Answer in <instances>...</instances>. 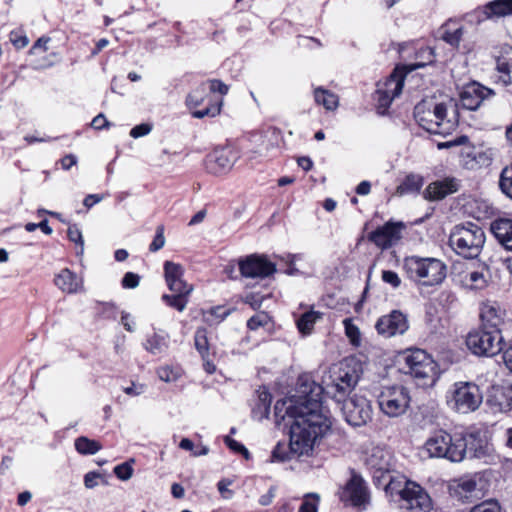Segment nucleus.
<instances>
[{"instance_id": "1", "label": "nucleus", "mask_w": 512, "mask_h": 512, "mask_svg": "<svg viewBox=\"0 0 512 512\" xmlns=\"http://www.w3.org/2000/svg\"><path fill=\"white\" fill-rule=\"evenodd\" d=\"M327 398L340 406L351 426L360 427L372 419L370 402L357 391L356 386H295L287 397L277 400L274 407L277 416L293 419V452L309 455L316 442L330 430L331 415L323 405Z\"/></svg>"}, {"instance_id": "2", "label": "nucleus", "mask_w": 512, "mask_h": 512, "mask_svg": "<svg viewBox=\"0 0 512 512\" xmlns=\"http://www.w3.org/2000/svg\"><path fill=\"white\" fill-rule=\"evenodd\" d=\"M384 490L391 502L407 512H431L433 509V501L428 492L403 475L391 476Z\"/></svg>"}, {"instance_id": "3", "label": "nucleus", "mask_w": 512, "mask_h": 512, "mask_svg": "<svg viewBox=\"0 0 512 512\" xmlns=\"http://www.w3.org/2000/svg\"><path fill=\"white\" fill-rule=\"evenodd\" d=\"M402 268L406 277L418 287L438 286L447 276L446 264L433 257L407 256Z\"/></svg>"}, {"instance_id": "4", "label": "nucleus", "mask_w": 512, "mask_h": 512, "mask_svg": "<svg viewBox=\"0 0 512 512\" xmlns=\"http://www.w3.org/2000/svg\"><path fill=\"white\" fill-rule=\"evenodd\" d=\"M414 118L427 132L443 136L451 134L458 125L455 113L448 115L446 103L420 102L414 108Z\"/></svg>"}, {"instance_id": "5", "label": "nucleus", "mask_w": 512, "mask_h": 512, "mask_svg": "<svg viewBox=\"0 0 512 512\" xmlns=\"http://www.w3.org/2000/svg\"><path fill=\"white\" fill-rule=\"evenodd\" d=\"M484 230L476 223L466 222L454 226L449 235V246L466 259L477 258L485 243Z\"/></svg>"}, {"instance_id": "6", "label": "nucleus", "mask_w": 512, "mask_h": 512, "mask_svg": "<svg viewBox=\"0 0 512 512\" xmlns=\"http://www.w3.org/2000/svg\"><path fill=\"white\" fill-rule=\"evenodd\" d=\"M424 448L429 457L444 458L451 462H460L466 455V444L462 434L451 435L443 430L429 437Z\"/></svg>"}, {"instance_id": "7", "label": "nucleus", "mask_w": 512, "mask_h": 512, "mask_svg": "<svg viewBox=\"0 0 512 512\" xmlns=\"http://www.w3.org/2000/svg\"><path fill=\"white\" fill-rule=\"evenodd\" d=\"M466 345L475 355L492 357L503 350L504 343L500 330L480 327L467 335Z\"/></svg>"}, {"instance_id": "8", "label": "nucleus", "mask_w": 512, "mask_h": 512, "mask_svg": "<svg viewBox=\"0 0 512 512\" xmlns=\"http://www.w3.org/2000/svg\"><path fill=\"white\" fill-rule=\"evenodd\" d=\"M410 403V393L406 386H382L378 395L381 411L389 417H398L405 413Z\"/></svg>"}, {"instance_id": "9", "label": "nucleus", "mask_w": 512, "mask_h": 512, "mask_svg": "<svg viewBox=\"0 0 512 512\" xmlns=\"http://www.w3.org/2000/svg\"><path fill=\"white\" fill-rule=\"evenodd\" d=\"M404 360L408 368L407 372L414 378L430 379L432 384L437 381V364L424 350H409Z\"/></svg>"}, {"instance_id": "10", "label": "nucleus", "mask_w": 512, "mask_h": 512, "mask_svg": "<svg viewBox=\"0 0 512 512\" xmlns=\"http://www.w3.org/2000/svg\"><path fill=\"white\" fill-rule=\"evenodd\" d=\"M364 463L372 473L375 484L379 485L380 480L392 470L393 456L385 447L373 446L366 450Z\"/></svg>"}, {"instance_id": "11", "label": "nucleus", "mask_w": 512, "mask_h": 512, "mask_svg": "<svg viewBox=\"0 0 512 512\" xmlns=\"http://www.w3.org/2000/svg\"><path fill=\"white\" fill-rule=\"evenodd\" d=\"M483 395L479 386H458L452 393L448 404L459 413L473 412L479 408Z\"/></svg>"}, {"instance_id": "12", "label": "nucleus", "mask_w": 512, "mask_h": 512, "mask_svg": "<svg viewBox=\"0 0 512 512\" xmlns=\"http://www.w3.org/2000/svg\"><path fill=\"white\" fill-rule=\"evenodd\" d=\"M238 158V151L231 146L215 148L206 157V169L215 175L224 174L233 167Z\"/></svg>"}, {"instance_id": "13", "label": "nucleus", "mask_w": 512, "mask_h": 512, "mask_svg": "<svg viewBox=\"0 0 512 512\" xmlns=\"http://www.w3.org/2000/svg\"><path fill=\"white\" fill-rule=\"evenodd\" d=\"M495 157L493 148L465 146L460 151V163L467 170H478L492 164Z\"/></svg>"}, {"instance_id": "14", "label": "nucleus", "mask_w": 512, "mask_h": 512, "mask_svg": "<svg viewBox=\"0 0 512 512\" xmlns=\"http://www.w3.org/2000/svg\"><path fill=\"white\" fill-rule=\"evenodd\" d=\"M404 228L405 226L402 222L389 221L369 233L368 240L374 243L378 248L386 250L400 241Z\"/></svg>"}, {"instance_id": "15", "label": "nucleus", "mask_w": 512, "mask_h": 512, "mask_svg": "<svg viewBox=\"0 0 512 512\" xmlns=\"http://www.w3.org/2000/svg\"><path fill=\"white\" fill-rule=\"evenodd\" d=\"M241 275L246 278H266L276 271V266L265 256L250 255L239 261Z\"/></svg>"}, {"instance_id": "16", "label": "nucleus", "mask_w": 512, "mask_h": 512, "mask_svg": "<svg viewBox=\"0 0 512 512\" xmlns=\"http://www.w3.org/2000/svg\"><path fill=\"white\" fill-rule=\"evenodd\" d=\"M408 320L405 314L399 310H393L380 317L375 325L378 334L385 338L402 335L408 330Z\"/></svg>"}, {"instance_id": "17", "label": "nucleus", "mask_w": 512, "mask_h": 512, "mask_svg": "<svg viewBox=\"0 0 512 512\" xmlns=\"http://www.w3.org/2000/svg\"><path fill=\"white\" fill-rule=\"evenodd\" d=\"M279 134L274 128H269L262 132H253L250 134V158L266 157L278 146Z\"/></svg>"}, {"instance_id": "18", "label": "nucleus", "mask_w": 512, "mask_h": 512, "mask_svg": "<svg viewBox=\"0 0 512 512\" xmlns=\"http://www.w3.org/2000/svg\"><path fill=\"white\" fill-rule=\"evenodd\" d=\"M362 365L355 358H346L332 368L334 384H357L362 374Z\"/></svg>"}, {"instance_id": "19", "label": "nucleus", "mask_w": 512, "mask_h": 512, "mask_svg": "<svg viewBox=\"0 0 512 512\" xmlns=\"http://www.w3.org/2000/svg\"><path fill=\"white\" fill-rule=\"evenodd\" d=\"M494 95V91L477 83L466 85L460 93V103L467 110H476L481 103Z\"/></svg>"}, {"instance_id": "20", "label": "nucleus", "mask_w": 512, "mask_h": 512, "mask_svg": "<svg viewBox=\"0 0 512 512\" xmlns=\"http://www.w3.org/2000/svg\"><path fill=\"white\" fill-rule=\"evenodd\" d=\"M462 437L466 444V453L471 458H483L490 453V445L486 431L479 428H472Z\"/></svg>"}, {"instance_id": "21", "label": "nucleus", "mask_w": 512, "mask_h": 512, "mask_svg": "<svg viewBox=\"0 0 512 512\" xmlns=\"http://www.w3.org/2000/svg\"><path fill=\"white\" fill-rule=\"evenodd\" d=\"M343 498L353 506L365 507L369 503V491L365 481L358 475H353L343 491Z\"/></svg>"}, {"instance_id": "22", "label": "nucleus", "mask_w": 512, "mask_h": 512, "mask_svg": "<svg viewBox=\"0 0 512 512\" xmlns=\"http://www.w3.org/2000/svg\"><path fill=\"white\" fill-rule=\"evenodd\" d=\"M460 181L455 177H446L431 182L424 191V197L430 201H439L459 190Z\"/></svg>"}, {"instance_id": "23", "label": "nucleus", "mask_w": 512, "mask_h": 512, "mask_svg": "<svg viewBox=\"0 0 512 512\" xmlns=\"http://www.w3.org/2000/svg\"><path fill=\"white\" fill-rule=\"evenodd\" d=\"M487 404L495 411L506 412L512 409V386H490Z\"/></svg>"}, {"instance_id": "24", "label": "nucleus", "mask_w": 512, "mask_h": 512, "mask_svg": "<svg viewBox=\"0 0 512 512\" xmlns=\"http://www.w3.org/2000/svg\"><path fill=\"white\" fill-rule=\"evenodd\" d=\"M55 285L64 293L74 294L83 291V281L68 268L62 269L54 278Z\"/></svg>"}, {"instance_id": "25", "label": "nucleus", "mask_w": 512, "mask_h": 512, "mask_svg": "<svg viewBox=\"0 0 512 512\" xmlns=\"http://www.w3.org/2000/svg\"><path fill=\"white\" fill-rule=\"evenodd\" d=\"M490 230L502 246L512 250V219H496L491 223Z\"/></svg>"}, {"instance_id": "26", "label": "nucleus", "mask_w": 512, "mask_h": 512, "mask_svg": "<svg viewBox=\"0 0 512 512\" xmlns=\"http://www.w3.org/2000/svg\"><path fill=\"white\" fill-rule=\"evenodd\" d=\"M505 312L500 309L497 304H485L480 313L481 327L488 330H500V325L503 323Z\"/></svg>"}, {"instance_id": "27", "label": "nucleus", "mask_w": 512, "mask_h": 512, "mask_svg": "<svg viewBox=\"0 0 512 512\" xmlns=\"http://www.w3.org/2000/svg\"><path fill=\"white\" fill-rule=\"evenodd\" d=\"M487 19H499L512 16V0H493L483 6Z\"/></svg>"}, {"instance_id": "28", "label": "nucleus", "mask_w": 512, "mask_h": 512, "mask_svg": "<svg viewBox=\"0 0 512 512\" xmlns=\"http://www.w3.org/2000/svg\"><path fill=\"white\" fill-rule=\"evenodd\" d=\"M169 347V335L163 331L154 332L144 342V348L153 355H162Z\"/></svg>"}, {"instance_id": "29", "label": "nucleus", "mask_w": 512, "mask_h": 512, "mask_svg": "<svg viewBox=\"0 0 512 512\" xmlns=\"http://www.w3.org/2000/svg\"><path fill=\"white\" fill-rule=\"evenodd\" d=\"M456 495L464 501H472L478 498L480 489L478 488L477 481L472 478H461L455 488Z\"/></svg>"}, {"instance_id": "30", "label": "nucleus", "mask_w": 512, "mask_h": 512, "mask_svg": "<svg viewBox=\"0 0 512 512\" xmlns=\"http://www.w3.org/2000/svg\"><path fill=\"white\" fill-rule=\"evenodd\" d=\"M405 74L395 70L383 84H378V89L390 94L394 98L399 96L404 86Z\"/></svg>"}, {"instance_id": "31", "label": "nucleus", "mask_w": 512, "mask_h": 512, "mask_svg": "<svg viewBox=\"0 0 512 512\" xmlns=\"http://www.w3.org/2000/svg\"><path fill=\"white\" fill-rule=\"evenodd\" d=\"M496 81L503 86L512 83V60L505 57H498L496 60Z\"/></svg>"}, {"instance_id": "32", "label": "nucleus", "mask_w": 512, "mask_h": 512, "mask_svg": "<svg viewBox=\"0 0 512 512\" xmlns=\"http://www.w3.org/2000/svg\"><path fill=\"white\" fill-rule=\"evenodd\" d=\"M314 98L315 102L319 105H323L326 110H336L339 105L338 96L322 87H318L314 90Z\"/></svg>"}, {"instance_id": "33", "label": "nucleus", "mask_w": 512, "mask_h": 512, "mask_svg": "<svg viewBox=\"0 0 512 512\" xmlns=\"http://www.w3.org/2000/svg\"><path fill=\"white\" fill-rule=\"evenodd\" d=\"M75 450L81 455H94L102 449L99 441L80 436L74 441Z\"/></svg>"}, {"instance_id": "34", "label": "nucleus", "mask_w": 512, "mask_h": 512, "mask_svg": "<svg viewBox=\"0 0 512 512\" xmlns=\"http://www.w3.org/2000/svg\"><path fill=\"white\" fill-rule=\"evenodd\" d=\"M207 96L208 84L206 82H202L187 95L185 100L186 106L189 110H193L200 106Z\"/></svg>"}, {"instance_id": "35", "label": "nucleus", "mask_w": 512, "mask_h": 512, "mask_svg": "<svg viewBox=\"0 0 512 512\" xmlns=\"http://www.w3.org/2000/svg\"><path fill=\"white\" fill-rule=\"evenodd\" d=\"M423 186V177L417 174H408L402 183L397 187L399 195L417 193Z\"/></svg>"}, {"instance_id": "36", "label": "nucleus", "mask_w": 512, "mask_h": 512, "mask_svg": "<svg viewBox=\"0 0 512 512\" xmlns=\"http://www.w3.org/2000/svg\"><path fill=\"white\" fill-rule=\"evenodd\" d=\"M321 318V313L308 311L301 315L297 320V328L303 335H308L313 330L314 324Z\"/></svg>"}, {"instance_id": "37", "label": "nucleus", "mask_w": 512, "mask_h": 512, "mask_svg": "<svg viewBox=\"0 0 512 512\" xmlns=\"http://www.w3.org/2000/svg\"><path fill=\"white\" fill-rule=\"evenodd\" d=\"M183 370L180 366L165 365L157 370L158 378L163 382H177L181 380Z\"/></svg>"}, {"instance_id": "38", "label": "nucleus", "mask_w": 512, "mask_h": 512, "mask_svg": "<svg viewBox=\"0 0 512 512\" xmlns=\"http://www.w3.org/2000/svg\"><path fill=\"white\" fill-rule=\"evenodd\" d=\"M195 348L200 353L203 360L209 355V341L207 337V330L205 328H198L194 336Z\"/></svg>"}, {"instance_id": "39", "label": "nucleus", "mask_w": 512, "mask_h": 512, "mask_svg": "<svg viewBox=\"0 0 512 512\" xmlns=\"http://www.w3.org/2000/svg\"><path fill=\"white\" fill-rule=\"evenodd\" d=\"M499 188L503 194L512 199V164L502 169Z\"/></svg>"}, {"instance_id": "40", "label": "nucleus", "mask_w": 512, "mask_h": 512, "mask_svg": "<svg viewBox=\"0 0 512 512\" xmlns=\"http://www.w3.org/2000/svg\"><path fill=\"white\" fill-rule=\"evenodd\" d=\"M184 274V268L182 265L178 263H174L172 261L164 262V276L166 283H170V281H175L182 279Z\"/></svg>"}, {"instance_id": "41", "label": "nucleus", "mask_w": 512, "mask_h": 512, "mask_svg": "<svg viewBox=\"0 0 512 512\" xmlns=\"http://www.w3.org/2000/svg\"><path fill=\"white\" fill-rule=\"evenodd\" d=\"M442 28L443 33L441 38L451 46L457 47L463 36V28L458 27L451 31L449 29V23H446Z\"/></svg>"}, {"instance_id": "42", "label": "nucleus", "mask_w": 512, "mask_h": 512, "mask_svg": "<svg viewBox=\"0 0 512 512\" xmlns=\"http://www.w3.org/2000/svg\"><path fill=\"white\" fill-rule=\"evenodd\" d=\"M290 454L298 457L301 456L300 454H297L292 451L291 441L289 442V450L287 449V446L285 444L278 443L272 450L271 461L284 462L290 459Z\"/></svg>"}, {"instance_id": "43", "label": "nucleus", "mask_w": 512, "mask_h": 512, "mask_svg": "<svg viewBox=\"0 0 512 512\" xmlns=\"http://www.w3.org/2000/svg\"><path fill=\"white\" fill-rule=\"evenodd\" d=\"M162 300L172 308L182 312L188 303V296L183 294H164L162 295Z\"/></svg>"}, {"instance_id": "44", "label": "nucleus", "mask_w": 512, "mask_h": 512, "mask_svg": "<svg viewBox=\"0 0 512 512\" xmlns=\"http://www.w3.org/2000/svg\"><path fill=\"white\" fill-rule=\"evenodd\" d=\"M486 279L483 273L472 271L465 276V284L471 289H482L486 286Z\"/></svg>"}, {"instance_id": "45", "label": "nucleus", "mask_w": 512, "mask_h": 512, "mask_svg": "<svg viewBox=\"0 0 512 512\" xmlns=\"http://www.w3.org/2000/svg\"><path fill=\"white\" fill-rule=\"evenodd\" d=\"M376 101H377V110L379 114H385L386 110L390 107L394 97L390 94L383 92L382 90H376Z\"/></svg>"}, {"instance_id": "46", "label": "nucleus", "mask_w": 512, "mask_h": 512, "mask_svg": "<svg viewBox=\"0 0 512 512\" xmlns=\"http://www.w3.org/2000/svg\"><path fill=\"white\" fill-rule=\"evenodd\" d=\"M270 322V317L267 313L261 312L253 315L250 317L247 321V327L248 329L255 331L259 329L260 327H264L268 325Z\"/></svg>"}, {"instance_id": "47", "label": "nucleus", "mask_w": 512, "mask_h": 512, "mask_svg": "<svg viewBox=\"0 0 512 512\" xmlns=\"http://www.w3.org/2000/svg\"><path fill=\"white\" fill-rule=\"evenodd\" d=\"M343 325L345 328V334L350 339L351 343L354 345H359L360 331H359V328L353 324L352 319H350V318L344 319Z\"/></svg>"}, {"instance_id": "48", "label": "nucleus", "mask_w": 512, "mask_h": 512, "mask_svg": "<svg viewBox=\"0 0 512 512\" xmlns=\"http://www.w3.org/2000/svg\"><path fill=\"white\" fill-rule=\"evenodd\" d=\"M67 236L71 242L79 246L77 254H82L84 250V240L82 232L76 224L70 225L67 230Z\"/></svg>"}, {"instance_id": "49", "label": "nucleus", "mask_w": 512, "mask_h": 512, "mask_svg": "<svg viewBox=\"0 0 512 512\" xmlns=\"http://www.w3.org/2000/svg\"><path fill=\"white\" fill-rule=\"evenodd\" d=\"M318 503L319 496L317 494H307L305 495L298 512H317Z\"/></svg>"}, {"instance_id": "50", "label": "nucleus", "mask_w": 512, "mask_h": 512, "mask_svg": "<svg viewBox=\"0 0 512 512\" xmlns=\"http://www.w3.org/2000/svg\"><path fill=\"white\" fill-rule=\"evenodd\" d=\"M258 393V401L259 408H263L266 413H269L270 406L272 403V394L267 389V386H260V389L257 390Z\"/></svg>"}, {"instance_id": "51", "label": "nucleus", "mask_w": 512, "mask_h": 512, "mask_svg": "<svg viewBox=\"0 0 512 512\" xmlns=\"http://www.w3.org/2000/svg\"><path fill=\"white\" fill-rule=\"evenodd\" d=\"M470 512H502V509L496 500L491 499L475 505Z\"/></svg>"}, {"instance_id": "52", "label": "nucleus", "mask_w": 512, "mask_h": 512, "mask_svg": "<svg viewBox=\"0 0 512 512\" xmlns=\"http://www.w3.org/2000/svg\"><path fill=\"white\" fill-rule=\"evenodd\" d=\"M168 288L173 292V294H183L189 296L192 292V286L188 285L183 279L170 281L167 283Z\"/></svg>"}, {"instance_id": "53", "label": "nucleus", "mask_w": 512, "mask_h": 512, "mask_svg": "<svg viewBox=\"0 0 512 512\" xmlns=\"http://www.w3.org/2000/svg\"><path fill=\"white\" fill-rule=\"evenodd\" d=\"M116 477L122 481L129 480L133 475V467L129 462H124L114 467Z\"/></svg>"}, {"instance_id": "54", "label": "nucleus", "mask_w": 512, "mask_h": 512, "mask_svg": "<svg viewBox=\"0 0 512 512\" xmlns=\"http://www.w3.org/2000/svg\"><path fill=\"white\" fill-rule=\"evenodd\" d=\"M165 245V236H164V226L159 225L156 228V234L154 236L153 241L149 245V250L151 252H157L162 249Z\"/></svg>"}, {"instance_id": "55", "label": "nucleus", "mask_w": 512, "mask_h": 512, "mask_svg": "<svg viewBox=\"0 0 512 512\" xmlns=\"http://www.w3.org/2000/svg\"><path fill=\"white\" fill-rule=\"evenodd\" d=\"M221 111V103L213 106L206 107L202 110H194L192 111V116L197 119H202L206 116L215 117Z\"/></svg>"}, {"instance_id": "56", "label": "nucleus", "mask_w": 512, "mask_h": 512, "mask_svg": "<svg viewBox=\"0 0 512 512\" xmlns=\"http://www.w3.org/2000/svg\"><path fill=\"white\" fill-rule=\"evenodd\" d=\"M224 442L234 452L242 454L246 459L249 458V451L244 445H242L238 441L232 439L230 436H226L224 438Z\"/></svg>"}, {"instance_id": "57", "label": "nucleus", "mask_w": 512, "mask_h": 512, "mask_svg": "<svg viewBox=\"0 0 512 512\" xmlns=\"http://www.w3.org/2000/svg\"><path fill=\"white\" fill-rule=\"evenodd\" d=\"M382 281L391 285L393 288H398L401 285L399 275L392 270H383L381 274Z\"/></svg>"}, {"instance_id": "58", "label": "nucleus", "mask_w": 512, "mask_h": 512, "mask_svg": "<svg viewBox=\"0 0 512 512\" xmlns=\"http://www.w3.org/2000/svg\"><path fill=\"white\" fill-rule=\"evenodd\" d=\"M469 142V138L466 135H461L452 140L440 142L437 144L438 149H449L456 146L466 145Z\"/></svg>"}, {"instance_id": "59", "label": "nucleus", "mask_w": 512, "mask_h": 512, "mask_svg": "<svg viewBox=\"0 0 512 512\" xmlns=\"http://www.w3.org/2000/svg\"><path fill=\"white\" fill-rule=\"evenodd\" d=\"M140 276L133 272H127L122 278V286L127 289H134L139 285Z\"/></svg>"}, {"instance_id": "60", "label": "nucleus", "mask_w": 512, "mask_h": 512, "mask_svg": "<svg viewBox=\"0 0 512 512\" xmlns=\"http://www.w3.org/2000/svg\"><path fill=\"white\" fill-rule=\"evenodd\" d=\"M208 84V91L218 92L221 95H226L229 91V87L221 80L213 79L206 82Z\"/></svg>"}, {"instance_id": "61", "label": "nucleus", "mask_w": 512, "mask_h": 512, "mask_svg": "<svg viewBox=\"0 0 512 512\" xmlns=\"http://www.w3.org/2000/svg\"><path fill=\"white\" fill-rule=\"evenodd\" d=\"M152 130V125L149 124V123H142V124H139V125H136L135 127H133L131 130H130V133L129 135L132 137V138H139V137H143L147 134H149Z\"/></svg>"}, {"instance_id": "62", "label": "nucleus", "mask_w": 512, "mask_h": 512, "mask_svg": "<svg viewBox=\"0 0 512 512\" xmlns=\"http://www.w3.org/2000/svg\"><path fill=\"white\" fill-rule=\"evenodd\" d=\"M100 478V474L97 472H88L84 476V485L88 489H92L98 485V479Z\"/></svg>"}, {"instance_id": "63", "label": "nucleus", "mask_w": 512, "mask_h": 512, "mask_svg": "<svg viewBox=\"0 0 512 512\" xmlns=\"http://www.w3.org/2000/svg\"><path fill=\"white\" fill-rule=\"evenodd\" d=\"M231 484V481L221 480L218 482L217 487L223 498L229 499L232 497L233 492L228 489V486Z\"/></svg>"}, {"instance_id": "64", "label": "nucleus", "mask_w": 512, "mask_h": 512, "mask_svg": "<svg viewBox=\"0 0 512 512\" xmlns=\"http://www.w3.org/2000/svg\"><path fill=\"white\" fill-rule=\"evenodd\" d=\"M61 166L64 170H69L72 166L76 165L77 157L73 154L64 156L61 160Z\"/></svg>"}]
</instances>
